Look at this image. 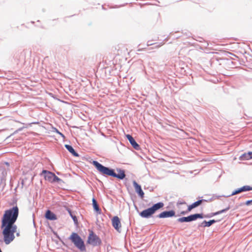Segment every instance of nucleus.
<instances>
[{
    "mask_svg": "<svg viewBox=\"0 0 252 252\" xmlns=\"http://www.w3.org/2000/svg\"><path fill=\"white\" fill-rule=\"evenodd\" d=\"M229 209V207H228L224 209H223V210H221L220 211H218L217 212L214 213L213 214V216H216V215L220 214L221 213H222L223 212H225L228 211Z\"/></svg>",
    "mask_w": 252,
    "mask_h": 252,
    "instance_id": "obj_19",
    "label": "nucleus"
},
{
    "mask_svg": "<svg viewBox=\"0 0 252 252\" xmlns=\"http://www.w3.org/2000/svg\"><path fill=\"white\" fill-rule=\"evenodd\" d=\"M113 226L118 231L121 228V223L118 217L115 216L112 219Z\"/></svg>",
    "mask_w": 252,
    "mask_h": 252,
    "instance_id": "obj_9",
    "label": "nucleus"
},
{
    "mask_svg": "<svg viewBox=\"0 0 252 252\" xmlns=\"http://www.w3.org/2000/svg\"><path fill=\"white\" fill-rule=\"evenodd\" d=\"M92 201L94 210L97 214H100L101 213V210L99 207L98 205L97 204V201L94 198H93Z\"/></svg>",
    "mask_w": 252,
    "mask_h": 252,
    "instance_id": "obj_15",
    "label": "nucleus"
},
{
    "mask_svg": "<svg viewBox=\"0 0 252 252\" xmlns=\"http://www.w3.org/2000/svg\"><path fill=\"white\" fill-rule=\"evenodd\" d=\"M216 221H217L214 220H210L209 221L204 220L202 222L201 225L203 226V227H209L211 226L212 224H213L214 223L216 222Z\"/></svg>",
    "mask_w": 252,
    "mask_h": 252,
    "instance_id": "obj_17",
    "label": "nucleus"
},
{
    "mask_svg": "<svg viewBox=\"0 0 252 252\" xmlns=\"http://www.w3.org/2000/svg\"><path fill=\"white\" fill-rule=\"evenodd\" d=\"M93 164L102 174L116 177L119 179H123L126 176L125 171L123 170H117L118 174H116L115 173L114 170L103 166L97 161H93Z\"/></svg>",
    "mask_w": 252,
    "mask_h": 252,
    "instance_id": "obj_2",
    "label": "nucleus"
},
{
    "mask_svg": "<svg viewBox=\"0 0 252 252\" xmlns=\"http://www.w3.org/2000/svg\"><path fill=\"white\" fill-rule=\"evenodd\" d=\"M126 137L135 149L138 150L139 149V145L136 143L131 135L129 134H126Z\"/></svg>",
    "mask_w": 252,
    "mask_h": 252,
    "instance_id": "obj_13",
    "label": "nucleus"
},
{
    "mask_svg": "<svg viewBox=\"0 0 252 252\" xmlns=\"http://www.w3.org/2000/svg\"><path fill=\"white\" fill-rule=\"evenodd\" d=\"M175 215V213L173 210L164 211L160 213L158 215V217L159 218H169L174 216Z\"/></svg>",
    "mask_w": 252,
    "mask_h": 252,
    "instance_id": "obj_10",
    "label": "nucleus"
},
{
    "mask_svg": "<svg viewBox=\"0 0 252 252\" xmlns=\"http://www.w3.org/2000/svg\"><path fill=\"white\" fill-rule=\"evenodd\" d=\"M252 203V200H248L246 202L245 204L247 205H250Z\"/></svg>",
    "mask_w": 252,
    "mask_h": 252,
    "instance_id": "obj_22",
    "label": "nucleus"
},
{
    "mask_svg": "<svg viewBox=\"0 0 252 252\" xmlns=\"http://www.w3.org/2000/svg\"><path fill=\"white\" fill-rule=\"evenodd\" d=\"M180 204H186V202H183V203H180Z\"/></svg>",
    "mask_w": 252,
    "mask_h": 252,
    "instance_id": "obj_24",
    "label": "nucleus"
},
{
    "mask_svg": "<svg viewBox=\"0 0 252 252\" xmlns=\"http://www.w3.org/2000/svg\"><path fill=\"white\" fill-rule=\"evenodd\" d=\"M198 218H203V216L200 214H195L190 215L187 217H182L178 219V221L180 222H189L195 220Z\"/></svg>",
    "mask_w": 252,
    "mask_h": 252,
    "instance_id": "obj_6",
    "label": "nucleus"
},
{
    "mask_svg": "<svg viewBox=\"0 0 252 252\" xmlns=\"http://www.w3.org/2000/svg\"><path fill=\"white\" fill-rule=\"evenodd\" d=\"M53 180H54V182H58L59 181H60L61 180V179L59 178H58L57 176H56L55 175L54 176Z\"/></svg>",
    "mask_w": 252,
    "mask_h": 252,
    "instance_id": "obj_21",
    "label": "nucleus"
},
{
    "mask_svg": "<svg viewBox=\"0 0 252 252\" xmlns=\"http://www.w3.org/2000/svg\"><path fill=\"white\" fill-rule=\"evenodd\" d=\"M42 173L44 174V178L46 180L51 183H54V173L45 170H43Z\"/></svg>",
    "mask_w": 252,
    "mask_h": 252,
    "instance_id": "obj_8",
    "label": "nucleus"
},
{
    "mask_svg": "<svg viewBox=\"0 0 252 252\" xmlns=\"http://www.w3.org/2000/svg\"><path fill=\"white\" fill-rule=\"evenodd\" d=\"M19 215V208L16 206L4 211L1 218V228L3 240L6 245L9 244L14 238V233L17 227L14 224Z\"/></svg>",
    "mask_w": 252,
    "mask_h": 252,
    "instance_id": "obj_1",
    "label": "nucleus"
},
{
    "mask_svg": "<svg viewBox=\"0 0 252 252\" xmlns=\"http://www.w3.org/2000/svg\"><path fill=\"white\" fill-rule=\"evenodd\" d=\"M202 202V200H199L189 205L188 208V210L186 211H182L181 212V215H185L190 212L192 209L197 207L200 205Z\"/></svg>",
    "mask_w": 252,
    "mask_h": 252,
    "instance_id": "obj_7",
    "label": "nucleus"
},
{
    "mask_svg": "<svg viewBox=\"0 0 252 252\" xmlns=\"http://www.w3.org/2000/svg\"><path fill=\"white\" fill-rule=\"evenodd\" d=\"M243 156L246 159L252 158V152H249L248 154H245Z\"/></svg>",
    "mask_w": 252,
    "mask_h": 252,
    "instance_id": "obj_20",
    "label": "nucleus"
},
{
    "mask_svg": "<svg viewBox=\"0 0 252 252\" xmlns=\"http://www.w3.org/2000/svg\"><path fill=\"white\" fill-rule=\"evenodd\" d=\"M45 217L49 220H53L57 219L56 215L49 210L46 211Z\"/></svg>",
    "mask_w": 252,
    "mask_h": 252,
    "instance_id": "obj_14",
    "label": "nucleus"
},
{
    "mask_svg": "<svg viewBox=\"0 0 252 252\" xmlns=\"http://www.w3.org/2000/svg\"><path fill=\"white\" fill-rule=\"evenodd\" d=\"M87 242L93 246H97L101 245V240L93 231H90Z\"/></svg>",
    "mask_w": 252,
    "mask_h": 252,
    "instance_id": "obj_5",
    "label": "nucleus"
},
{
    "mask_svg": "<svg viewBox=\"0 0 252 252\" xmlns=\"http://www.w3.org/2000/svg\"><path fill=\"white\" fill-rule=\"evenodd\" d=\"M66 210L67 211V212H68V213L69 214L70 216H71V217L72 218L73 221H74L75 223H77V219L76 218V217L75 216V215H73L71 210L69 208H66Z\"/></svg>",
    "mask_w": 252,
    "mask_h": 252,
    "instance_id": "obj_18",
    "label": "nucleus"
},
{
    "mask_svg": "<svg viewBox=\"0 0 252 252\" xmlns=\"http://www.w3.org/2000/svg\"><path fill=\"white\" fill-rule=\"evenodd\" d=\"M164 206L162 202H158L154 204L152 207L145 209L140 213V216L144 218H149L152 216L158 210L162 208Z\"/></svg>",
    "mask_w": 252,
    "mask_h": 252,
    "instance_id": "obj_4",
    "label": "nucleus"
},
{
    "mask_svg": "<svg viewBox=\"0 0 252 252\" xmlns=\"http://www.w3.org/2000/svg\"><path fill=\"white\" fill-rule=\"evenodd\" d=\"M69 239L80 251L82 252L86 251V249L84 242L77 233L75 232L72 233Z\"/></svg>",
    "mask_w": 252,
    "mask_h": 252,
    "instance_id": "obj_3",
    "label": "nucleus"
},
{
    "mask_svg": "<svg viewBox=\"0 0 252 252\" xmlns=\"http://www.w3.org/2000/svg\"><path fill=\"white\" fill-rule=\"evenodd\" d=\"M57 132L60 135H61L63 137H64V135L62 134L61 132H59L58 130H56Z\"/></svg>",
    "mask_w": 252,
    "mask_h": 252,
    "instance_id": "obj_23",
    "label": "nucleus"
},
{
    "mask_svg": "<svg viewBox=\"0 0 252 252\" xmlns=\"http://www.w3.org/2000/svg\"><path fill=\"white\" fill-rule=\"evenodd\" d=\"M252 190V187L249 186H245L242 187V188L238 189L233 192H232L231 195H234L235 194H237L238 193H239L240 192H242L243 191H249Z\"/></svg>",
    "mask_w": 252,
    "mask_h": 252,
    "instance_id": "obj_12",
    "label": "nucleus"
},
{
    "mask_svg": "<svg viewBox=\"0 0 252 252\" xmlns=\"http://www.w3.org/2000/svg\"><path fill=\"white\" fill-rule=\"evenodd\" d=\"M65 147L67 149V150L70 153H71L74 157H79V155L78 153H77L75 150H74V149L73 148V147L70 146V145H65Z\"/></svg>",
    "mask_w": 252,
    "mask_h": 252,
    "instance_id": "obj_16",
    "label": "nucleus"
},
{
    "mask_svg": "<svg viewBox=\"0 0 252 252\" xmlns=\"http://www.w3.org/2000/svg\"><path fill=\"white\" fill-rule=\"evenodd\" d=\"M133 185L134 187L135 191L138 194L141 198H143L144 196V193L143 191L141 186L138 185L135 181L133 182Z\"/></svg>",
    "mask_w": 252,
    "mask_h": 252,
    "instance_id": "obj_11",
    "label": "nucleus"
}]
</instances>
